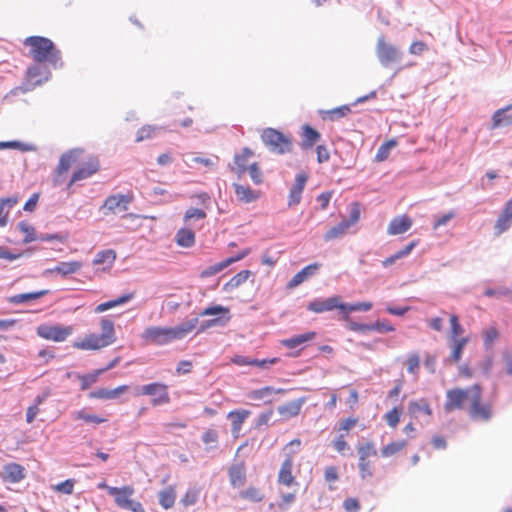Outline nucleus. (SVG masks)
I'll list each match as a JSON object with an SVG mask.
<instances>
[{"mask_svg": "<svg viewBox=\"0 0 512 512\" xmlns=\"http://www.w3.org/2000/svg\"><path fill=\"white\" fill-rule=\"evenodd\" d=\"M251 253V248H245L242 251H240L235 256L229 257L219 263L213 264L211 266L206 267L204 270L201 271L200 277L201 278H208L211 276H214L221 271H223L225 268H227L229 265L238 262L248 256Z\"/></svg>", "mask_w": 512, "mask_h": 512, "instance_id": "f3484780", "label": "nucleus"}, {"mask_svg": "<svg viewBox=\"0 0 512 512\" xmlns=\"http://www.w3.org/2000/svg\"><path fill=\"white\" fill-rule=\"evenodd\" d=\"M397 146V141L395 139H390L384 142L379 148L375 155L376 162H383L388 159L390 155V151Z\"/></svg>", "mask_w": 512, "mask_h": 512, "instance_id": "8fccbe9b", "label": "nucleus"}, {"mask_svg": "<svg viewBox=\"0 0 512 512\" xmlns=\"http://www.w3.org/2000/svg\"><path fill=\"white\" fill-rule=\"evenodd\" d=\"M254 156L253 150L244 147L240 152L236 153L233 157V162L229 164V169L235 173L238 178H241L250 165V159Z\"/></svg>", "mask_w": 512, "mask_h": 512, "instance_id": "a211bd4d", "label": "nucleus"}, {"mask_svg": "<svg viewBox=\"0 0 512 512\" xmlns=\"http://www.w3.org/2000/svg\"><path fill=\"white\" fill-rule=\"evenodd\" d=\"M301 440L295 438L288 442L282 449L284 459L280 465L277 483L281 486L292 487L298 485L296 476L293 474L294 459L300 452Z\"/></svg>", "mask_w": 512, "mask_h": 512, "instance_id": "39448f33", "label": "nucleus"}, {"mask_svg": "<svg viewBox=\"0 0 512 512\" xmlns=\"http://www.w3.org/2000/svg\"><path fill=\"white\" fill-rule=\"evenodd\" d=\"M342 301L340 296L327 299H315L308 303L307 309L314 313H323L338 309L341 312Z\"/></svg>", "mask_w": 512, "mask_h": 512, "instance_id": "6ab92c4d", "label": "nucleus"}, {"mask_svg": "<svg viewBox=\"0 0 512 512\" xmlns=\"http://www.w3.org/2000/svg\"><path fill=\"white\" fill-rule=\"evenodd\" d=\"M372 302H358L353 304H346L342 302L341 306V319L344 321L349 320V314L354 311H369L372 309Z\"/></svg>", "mask_w": 512, "mask_h": 512, "instance_id": "c9c22d12", "label": "nucleus"}, {"mask_svg": "<svg viewBox=\"0 0 512 512\" xmlns=\"http://www.w3.org/2000/svg\"><path fill=\"white\" fill-rule=\"evenodd\" d=\"M408 412L413 418H419L422 415L430 417L432 415V408L428 399L421 398L410 402Z\"/></svg>", "mask_w": 512, "mask_h": 512, "instance_id": "c85d7f7f", "label": "nucleus"}, {"mask_svg": "<svg viewBox=\"0 0 512 512\" xmlns=\"http://www.w3.org/2000/svg\"><path fill=\"white\" fill-rule=\"evenodd\" d=\"M407 371L410 374L417 375L420 368V357L417 353H411L406 360Z\"/></svg>", "mask_w": 512, "mask_h": 512, "instance_id": "052dcab7", "label": "nucleus"}, {"mask_svg": "<svg viewBox=\"0 0 512 512\" xmlns=\"http://www.w3.org/2000/svg\"><path fill=\"white\" fill-rule=\"evenodd\" d=\"M358 469L361 479H371L374 475L372 458L376 457L377 450L373 441H367L357 446Z\"/></svg>", "mask_w": 512, "mask_h": 512, "instance_id": "0eeeda50", "label": "nucleus"}, {"mask_svg": "<svg viewBox=\"0 0 512 512\" xmlns=\"http://www.w3.org/2000/svg\"><path fill=\"white\" fill-rule=\"evenodd\" d=\"M473 392H475L474 385L468 388L455 387L447 390L444 411L451 413L456 410L464 409L465 404L471 402Z\"/></svg>", "mask_w": 512, "mask_h": 512, "instance_id": "1a4fd4ad", "label": "nucleus"}, {"mask_svg": "<svg viewBox=\"0 0 512 512\" xmlns=\"http://www.w3.org/2000/svg\"><path fill=\"white\" fill-rule=\"evenodd\" d=\"M400 415L401 410L397 407H394L384 415V419L391 428H396L400 421Z\"/></svg>", "mask_w": 512, "mask_h": 512, "instance_id": "e2e57ef3", "label": "nucleus"}, {"mask_svg": "<svg viewBox=\"0 0 512 512\" xmlns=\"http://www.w3.org/2000/svg\"><path fill=\"white\" fill-rule=\"evenodd\" d=\"M103 374V370H95L93 373L80 376L81 389L87 390L91 385L98 381L100 375Z\"/></svg>", "mask_w": 512, "mask_h": 512, "instance_id": "4d7b16f0", "label": "nucleus"}, {"mask_svg": "<svg viewBox=\"0 0 512 512\" xmlns=\"http://www.w3.org/2000/svg\"><path fill=\"white\" fill-rule=\"evenodd\" d=\"M199 494H200L199 489H196V488L188 489L185 492V494L183 495V497L181 498V503L185 507L192 506V505L196 504V502L198 501Z\"/></svg>", "mask_w": 512, "mask_h": 512, "instance_id": "bf43d9fd", "label": "nucleus"}, {"mask_svg": "<svg viewBox=\"0 0 512 512\" xmlns=\"http://www.w3.org/2000/svg\"><path fill=\"white\" fill-rule=\"evenodd\" d=\"M198 324V318H193L175 327H147L141 337L148 344L166 345L174 340H180L191 333Z\"/></svg>", "mask_w": 512, "mask_h": 512, "instance_id": "f03ea898", "label": "nucleus"}, {"mask_svg": "<svg viewBox=\"0 0 512 512\" xmlns=\"http://www.w3.org/2000/svg\"><path fill=\"white\" fill-rule=\"evenodd\" d=\"M319 263H313L310 265L305 266L303 269H301L298 273H296L291 280L287 284L288 289H294L300 284H302L304 281H306L308 278L312 277L316 274L318 269L320 268Z\"/></svg>", "mask_w": 512, "mask_h": 512, "instance_id": "bb28decb", "label": "nucleus"}, {"mask_svg": "<svg viewBox=\"0 0 512 512\" xmlns=\"http://www.w3.org/2000/svg\"><path fill=\"white\" fill-rule=\"evenodd\" d=\"M308 180V176L305 173H299L296 178L295 182L292 185L289 196H288V206L292 207L295 205H298L302 198V192L304 190V187L306 185V182Z\"/></svg>", "mask_w": 512, "mask_h": 512, "instance_id": "5701e85b", "label": "nucleus"}, {"mask_svg": "<svg viewBox=\"0 0 512 512\" xmlns=\"http://www.w3.org/2000/svg\"><path fill=\"white\" fill-rule=\"evenodd\" d=\"M512 226V198L508 200L494 224L496 236L506 232Z\"/></svg>", "mask_w": 512, "mask_h": 512, "instance_id": "412c9836", "label": "nucleus"}, {"mask_svg": "<svg viewBox=\"0 0 512 512\" xmlns=\"http://www.w3.org/2000/svg\"><path fill=\"white\" fill-rule=\"evenodd\" d=\"M219 161L218 156L214 155L212 157H205V156H193L191 158V163L193 164H200L203 165L206 168L212 169L214 168Z\"/></svg>", "mask_w": 512, "mask_h": 512, "instance_id": "13d9d810", "label": "nucleus"}, {"mask_svg": "<svg viewBox=\"0 0 512 512\" xmlns=\"http://www.w3.org/2000/svg\"><path fill=\"white\" fill-rule=\"evenodd\" d=\"M17 203V198L8 197L0 200V227H4L7 224V217L10 208Z\"/></svg>", "mask_w": 512, "mask_h": 512, "instance_id": "09e8293b", "label": "nucleus"}, {"mask_svg": "<svg viewBox=\"0 0 512 512\" xmlns=\"http://www.w3.org/2000/svg\"><path fill=\"white\" fill-rule=\"evenodd\" d=\"M24 45L29 47V56L36 63L48 62L54 67L61 60L60 51L56 49L54 43L42 36H30L24 40Z\"/></svg>", "mask_w": 512, "mask_h": 512, "instance_id": "20e7f679", "label": "nucleus"}, {"mask_svg": "<svg viewBox=\"0 0 512 512\" xmlns=\"http://www.w3.org/2000/svg\"><path fill=\"white\" fill-rule=\"evenodd\" d=\"M351 112V109L348 105H343L337 108H333L325 112L327 118L331 121L338 120L347 116Z\"/></svg>", "mask_w": 512, "mask_h": 512, "instance_id": "6e6d98bb", "label": "nucleus"}, {"mask_svg": "<svg viewBox=\"0 0 512 512\" xmlns=\"http://www.w3.org/2000/svg\"><path fill=\"white\" fill-rule=\"evenodd\" d=\"M201 316H212V315H218L217 318L210 319L206 321L205 324L202 325L201 331H203L206 328L221 325H226L230 319V310L228 307H224L222 305H213L205 308L201 313Z\"/></svg>", "mask_w": 512, "mask_h": 512, "instance_id": "2eb2a0df", "label": "nucleus"}, {"mask_svg": "<svg viewBox=\"0 0 512 512\" xmlns=\"http://www.w3.org/2000/svg\"><path fill=\"white\" fill-rule=\"evenodd\" d=\"M512 103L496 110L492 115V128L512 125Z\"/></svg>", "mask_w": 512, "mask_h": 512, "instance_id": "c756f323", "label": "nucleus"}, {"mask_svg": "<svg viewBox=\"0 0 512 512\" xmlns=\"http://www.w3.org/2000/svg\"><path fill=\"white\" fill-rule=\"evenodd\" d=\"M158 130L159 128L157 126L144 125L137 131L136 142H141L146 139L152 138L154 135H156Z\"/></svg>", "mask_w": 512, "mask_h": 512, "instance_id": "5fc2aeb1", "label": "nucleus"}, {"mask_svg": "<svg viewBox=\"0 0 512 512\" xmlns=\"http://www.w3.org/2000/svg\"><path fill=\"white\" fill-rule=\"evenodd\" d=\"M1 478L6 482L18 483L25 478V469L20 464L9 463L4 466Z\"/></svg>", "mask_w": 512, "mask_h": 512, "instance_id": "a878e982", "label": "nucleus"}, {"mask_svg": "<svg viewBox=\"0 0 512 512\" xmlns=\"http://www.w3.org/2000/svg\"><path fill=\"white\" fill-rule=\"evenodd\" d=\"M74 329L72 326L50 325L41 324L36 328L37 335L45 340L53 342H63L70 335Z\"/></svg>", "mask_w": 512, "mask_h": 512, "instance_id": "ddd939ff", "label": "nucleus"}, {"mask_svg": "<svg viewBox=\"0 0 512 512\" xmlns=\"http://www.w3.org/2000/svg\"><path fill=\"white\" fill-rule=\"evenodd\" d=\"M450 347H451V353H450V360L453 363H458L461 360L463 350L465 346L469 342V337H462L461 339L457 340H450Z\"/></svg>", "mask_w": 512, "mask_h": 512, "instance_id": "4c0bfd02", "label": "nucleus"}, {"mask_svg": "<svg viewBox=\"0 0 512 512\" xmlns=\"http://www.w3.org/2000/svg\"><path fill=\"white\" fill-rule=\"evenodd\" d=\"M207 216L206 212L199 208H189L186 210L184 214V221L188 222L190 220H201L205 219Z\"/></svg>", "mask_w": 512, "mask_h": 512, "instance_id": "774afa93", "label": "nucleus"}, {"mask_svg": "<svg viewBox=\"0 0 512 512\" xmlns=\"http://www.w3.org/2000/svg\"><path fill=\"white\" fill-rule=\"evenodd\" d=\"M129 389L128 385H120L116 387L115 389H106V388H100L97 389L89 394L90 398L93 399H115L119 397L122 393L126 392Z\"/></svg>", "mask_w": 512, "mask_h": 512, "instance_id": "2f4dec72", "label": "nucleus"}, {"mask_svg": "<svg viewBox=\"0 0 512 512\" xmlns=\"http://www.w3.org/2000/svg\"><path fill=\"white\" fill-rule=\"evenodd\" d=\"M99 324L101 329L99 335L95 333L86 334L82 339L73 343V348L96 351L113 344L116 341L114 322L107 317H102Z\"/></svg>", "mask_w": 512, "mask_h": 512, "instance_id": "7ed1b4c3", "label": "nucleus"}, {"mask_svg": "<svg viewBox=\"0 0 512 512\" xmlns=\"http://www.w3.org/2000/svg\"><path fill=\"white\" fill-rule=\"evenodd\" d=\"M324 479L329 483V488L332 490L334 487L331 485L339 479L338 469L335 466H327L324 469Z\"/></svg>", "mask_w": 512, "mask_h": 512, "instance_id": "338daca9", "label": "nucleus"}, {"mask_svg": "<svg viewBox=\"0 0 512 512\" xmlns=\"http://www.w3.org/2000/svg\"><path fill=\"white\" fill-rule=\"evenodd\" d=\"M417 244H418V241H412L411 243L406 245L404 248H402L395 254H393L390 257L383 260L382 261L383 267H385V268L389 267V266L393 265L396 262V260L408 256L412 252V250L417 246Z\"/></svg>", "mask_w": 512, "mask_h": 512, "instance_id": "c03bdc74", "label": "nucleus"}, {"mask_svg": "<svg viewBox=\"0 0 512 512\" xmlns=\"http://www.w3.org/2000/svg\"><path fill=\"white\" fill-rule=\"evenodd\" d=\"M175 240L181 247H192L195 244V233L189 228H181L177 231Z\"/></svg>", "mask_w": 512, "mask_h": 512, "instance_id": "ea45409f", "label": "nucleus"}, {"mask_svg": "<svg viewBox=\"0 0 512 512\" xmlns=\"http://www.w3.org/2000/svg\"><path fill=\"white\" fill-rule=\"evenodd\" d=\"M316 336L315 332H307L300 335H295L291 338L284 339L281 341L282 345L289 349H294L310 340H313Z\"/></svg>", "mask_w": 512, "mask_h": 512, "instance_id": "58836bf2", "label": "nucleus"}, {"mask_svg": "<svg viewBox=\"0 0 512 512\" xmlns=\"http://www.w3.org/2000/svg\"><path fill=\"white\" fill-rule=\"evenodd\" d=\"M251 274L252 272L250 270L240 271L239 273L234 275L227 283L224 284L223 289L228 292L237 289L248 280Z\"/></svg>", "mask_w": 512, "mask_h": 512, "instance_id": "a19ab883", "label": "nucleus"}, {"mask_svg": "<svg viewBox=\"0 0 512 512\" xmlns=\"http://www.w3.org/2000/svg\"><path fill=\"white\" fill-rule=\"evenodd\" d=\"M375 51L379 62L384 67L397 63L402 55L401 51L395 45L388 42L383 35L378 37Z\"/></svg>", "mask_w": 512, "mask_h": 512, "instance_id": "9b49d317", "label": "nucleus"}, {"mask_svg": "<svg viewBox=\"0 0 512 512\" xmlns=\"http://www.w3.org/2000/svg\"><path fill=\"white\" fill-rule=\"evenodd\" d=\"M302 143L301 146L304 149L312 148L321 138V135L318 131L312 128L309 125H304L302 127Z\"/></svg>", "mask_w": 512, "mask_h": 512, "instance_id": "473e14b6", "label": "nucleus"}, {"mask_svg": "<svg viewBox=\"0 0 512 512\" xmlns=\"http://www.w3.org/2000/svg\"><path fill=\"white\" fill-rule=\"evenodd\" d=\"M132 298H133V294H126V295L120 296L117 299L110 300V301H107V302L97 305L94 311H95V313H102L109 309L115 308L119 305H122V304L128 302L129 300H131Z\"/></svg>", "mask_w": 512, "mask_h": 512, "instance_id": "49530a36", "label": "nucleus"}, {"mask_svg": "<svg viewBox=\"0 0 512 512\" xmlns=\"http://www.w3.org/2000/svg\"><path fill=\"white\" fill-rule=\"evenodd\" d=\"M74 485H75L74 479H67L61 483L54 485L53 490L58 493L70 495L73 493Z\"/></svg>", "mask_w": 512, "mask_h": 512, "instance_id": "0e129e2a", "label": "nucleus"}, {"mask_svg": "<svg viewBox=\"0 0 512 512\" xmlns=\"http://www.w3.org/2000/svg\"><path fill=\"white\" fill-rule=\"evenodd\" d=\"M305 403V398H299L290 402H287L283 405H280L277 408L278 413L284 419H290L296 417L300 414L301 408Z\"/></svg>", "mask_w": 512, "mask_h": 512, "instance_id": "7c9ffc66", "label": "nucleus"}, {"mask_svg": "<svg viewBox=\"0 0 512 512\" xmlns=\"http://www.w3.org/2000/svg\"><path fill=\"white\" fill-rule=\"evenodd\" d=\"M474 391L469 403V416L473 420L487 422L492 417L491 404L482 402V387L480 384H474Z\"/></svg>", "mask_w": 512, "mask_h": 512, "instance_id": "9d476101", "label": "nucleus"}, {"mask_svg": "<svg viewBox=\"0 0 512 512\" xmlns=\"http://www.w3.org/2000/svg\"><path fill=\"white\" fill-rule=\"evenodd\" d=\"M83 267V263L81 261H67V262H59L55 267L46 269L43 272L44 276L48 275H60L61 277H67L72 274L78 273Z\"/></svg>", "mask_w": 512, "mask_h": 512, "instance_id": "aec40b11", "label": "nucleus"}, {"mask_svg": "<svg viewBox=\"0 0 512 512\" xmlns=\"http://www.w3.org/2000/svg\"><path fill=\"white\" fill-rule=\"evenodd\" d=\"M350 227L347 225L346 222H344L343 220L341 222H339L337 225L333 226L332 228H330L325 234H324V240L326 242H329V241H332V240H335V239H338L342 236L345 235V233L347 232V230L349 229Z\"/></svg>", "mask_w": 512, "mask_h": 512, "instance_id": "de8ad7c7", "label": "nucleus"}, {"mask_svg": "<svg viewBox=\"0 0 512 512\" xmlns=\"http://www.w3.org/2000/svg\"><path fill=\"white\" fill-rule=\"evenodd\" d=\"M247 172L255 184L259 185L263 182V174L257 162L250 163Z\"/></svg>", "mask_w": 512, "mask_h": 512, "instance_id": "680f3d73", "label": "nucleus"}, {"mask_svg": "<svg viewBox=\"0 0 512 512\" xmlns=\"http://www.w3.org/2000/svg\"><path fill=\"white\" fill-rule=\"evenodd\" d=\"M49 72L41 66V63H36L29 66L26 70L25 82L15 90H21L23 93L33 90L40 86L48 79Z\"/></svg>", "mask_w": 512, "mask_h": 512, "instance_id": "f8f14e48", "label": "nucleus"}, {"mask_svg": "<svg viewBox=\"0 0 512 512\" xmlns=\"http://www.w3.org/2000/svg\"><path fill=\"white\" fill-rule=\"evenodd\" d=\"M159 497V504L164 509H170L173 507L175 500H176V489L174 486L166 487L165 489L161 490L158 494Z\"/></svg>", "mask_w": 512, "mask_h": 512, "instance_id": "37998d69", "label": "nucleus"}, {"mask_svg": "<svg viewBox=\"0 0 512 512\" xmlns=\"http://www.w3.org/2000/svg\"><path fill=\"white\" fill-rule=\"evenodd\" d=\"M406 446V440L392 441L380 449V454L383 458H389L400 453Z\"/></svg>", "mask_w": 512, "mask_h": 512, "instance_id": "79ce46f5", "label": "nucleus"}, {"mask_svg": "<svg viewBox=\"0 0 512 512\" xmlns=\"http://www.w3.org/2000/svg\"><path fill=\"white\" fill-rule=\"evenodd\" d=\"M49 293V290H39L35 292H29V293H21L13 295L9 298V302L12 304H22L28 301L39 299L43 296H46Z\"/></svg>", "mask_w": 512, "mask_h": 512, "instance_id": "e433bc0d", "label": "nucleus"}, {"mask_svg": "<svg viewBox=\"0 0 512 512\" xmlns=\"http://www.w3.org/2000/svg\"><path fill=\"white\" fill-rule=\"evenodd\" d=\"M412 226V219L408 215L393 218L387 227L389 235H399L408 231Z\"/></svg>", "mask_w": 512, "mask_h": 512, "instance_id": "cd10ccee", "label": "nucleus"}, {"mask_svg": "<svg viewBox=\"0 0 512 512\" xmlns=\"http://www.w3.org/2000/svg\"><path fill=\"white\" fill-rule=\"evenodd\" d=\"M251 412L246 409L232 410L227 414V418L231 421V432L235 438H238L245 420L250 416Z\"/></svg>", "mask_w": 512, "mask_h": 512, "instance_id": "b1692460", "label": "nucleus"}, {"mask_svg": "<svg viewBox=\"0 0 512 512\" xmlns=\"http://www.w3.org/2000/svg\"><path fill=\"white\" fill-rule=\"evenodd\" d=\"M116 260V252L112 249L100 251L93 259V265H104L103 270L110 269Z\"/></svg>", "mask_w": 512, "mask_h": 512, "instance_id": "f704fd0d", "label": "nucleus"}, {"mask_svg": "<svg viewBox=\"0 0 512 512\" xmlns=\"http://www.w3.org/2000/svg\"><path fill=\"white\" fill-rule=\"evenodd\" d=\"M450 326H451V332H450V340H457L461 339L464 333V328L459 322V318L457 315L453 314L450 316Z\"/></svg>", "mask_w": 512, "mask_h": 512, "instance_id": "603ef678", "label": "nucleus"}, {"mask_svg": "<svg viewBox=\"0 0 512 512\" xmlns=\"http://www.w3.org/2000/svg\"><path fill=\"white\" fill-rule=\"evenodd\" d=\"M239 497L248 502L259 503L265 499V493L260 487L248 486L240 491Z\"/></svg>", "mask_w": 512, "mask_h": 512, "instance_id": "72a5a7b5", "label": "nucleus"}, {"mask_svg": "<svg viewBox=\"0 0 512 512\" xmlns=\"http://www.w3.org/2000/svg\"><path fill=\"white\" fill-rule=\"evenodd\" d=\"M332 445L340 455H345L346 452L350 450V445L346 441V434L344 433H340L338 436H336L332 441Z\"/></svg>", "mask_w": 512, "mask_h": 512, "instance_id": "864d4df0", "label": "nucleus"}, {"mask_svg": "<svg viewBox=\"0 0 512 512\" xmlns=\"http://www.w3.org/2000/svg\"><path fill=\"white\" fill-rule=\"evenodd\" d=\"M134 493L135 489L130 485L109 489V495L113 496L114 502L119 508L131 512H145L143 505L132 498Z\"/></svg>", "mask_w": 512, "mask_h": 512, "instance_id": "6e6552de", "label": "nucleus"}, {"mask_svg": "<svg viewBox=\"0 0 512 512\" xmlns=\"http://www.w3.org/2000/svg\"><path fill=\"white\" fill-rule=\"evenodd\" d=\"M136 395L154 396V398L151 401L153 406L168 404L170 402L168 386L166 384L159 382L143 385L140 388V391L136 393Z\"/></svg>", "mask_w": 512, "mask_h": 512, "instance_id": "4468645a", "label": "nucleus"}, {"mask_svg": "<svg viewBox=\"0 0 512 512\" xmlns=\"http://www.w3.org/2000/svg\"><path fill=\"white\" fill-rule=\"evenodd\" d=\"M234 192L236 198L241 203H252L257 201L260 198L261 192L258 190H253L248 185H242L238 183L233 184Z\"/></svg>", "mask_w": 512, "mask_h": 512, "instance_id": "393cba45", "label": "nucleus"}, {"mask_svg": "<svg viewBox=\"0 0 512 512\" xmlns=\"http://www.w3.org/2000/svg\"><path fill=\"white\" fill-rule=\"evenodd\" d=\"M133 200L134 196L132 193L125 195H110L105 199L102 209L105 210V214L116 213L117 211H126L128 209V204H130Z\"/></svg>", "mask_w": 512, "mask_h": 512, "instance_id": "dca6fc26", "label": "nucleus"}, {"mask_svg": "<svg viewBox=\"0 0 512 512\" xmlns=\"http://www.w3.org/2000/svg\"><path fill=\"white\" fill-rule=\"evenodd\" d=\"M83 154L81 149H71L61 155L59 163L55 170L54 185H60L64 182L63 175L69 171L73 165H77V169L73 172L67 188L70 189L73 184L90 178L99 170V161L94 156H87L85 159L80 160Z\"/></svg>", "mask_w": 512, "mask_h": 512, "instance_id": "f257e3e1", "label": "nucleus"}, {"mask_svg": "<svg viewBox=\"0 0 512 512\" xmlns=\"http://www.w3.org/2000/svg\"><path fill=\"white\" fill-rule=\"evenodd\" d=\"M228 477L232 487H243L247 480V469L244 462L232 464L228 468Z\"/></svg>", "mask_w": 512, "mask_h": 512, "instance_id": "4be33fe9", "label": "nucleus"}, {"mask_svg": "<svg viewBox=\"0 0 512 512\" xmlns=\"http://www.w3.org/2000/svg\"><path fill=\"white\" fill-rule=\"evenodd\" d=\"M261 139L273 153L285 154L292 151L293 144L291 137L276 129H264L261 133Z\"/></svg>", "mask_w": 512, "mask_h": 512, "instance_id": "423d86ee", "label": "nucleus"}, {"mask_svg": "<svg viewBox=\"0 0 512 512\" xmlns=\"http://www.w3.org/2000/svg\"><path fill=\"white\" fill-rule=\"evenodd\" d=\"M74 419L82 420L86 423H94V424H101V423H105L107 421L106 418L100 417L95 414L88 413L83 409L74 413Z\"/></svg>", "mask_w": 512, "mask_h": 512, "instance_id": "3c124183", "label": "nucleus"}, {"mask_svg": "<svg viewBox=\"0 0 512 512\" xmlns=\"http://www.w3.org/2000/svg\"><path fill=\"white\" fill-rule=\"evenodd\" d=\"M285 392L284 389L279 388L275 389L271 386H266L260 389L252 390L248 393V398L252 400H262L266 397H269L273 394H283Z\"/></svg>", "mask_w": 512, "mask_h": 512, "instance_id": "a18cd8bd", "label": "nucleus"}, {"mask_svg": "<svg viewBox=\"0 0 512 512\" xmlns=\"http://www.w3.org/2000/svg\"><path fill=\"white\" fill-rule=\"evenodd\" d=\"M202 441L206 445L207 449H212L217 444L218 433L213 429H208L203 433Z\"/></svg>", "mask_w": 512, "mask_h": 512, "instance_id": "69168bd1", "label": "nucleus"}]
</instances>
